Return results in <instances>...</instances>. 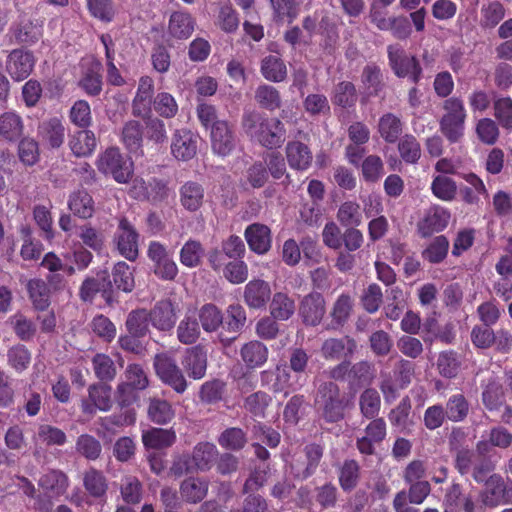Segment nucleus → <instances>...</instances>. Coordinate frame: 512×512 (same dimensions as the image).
I'll return each mask as SVG.
<instances>
[{"label":"nucleus","mask_w":512,"mask_h":512,"mask_svg":"<svg viewBox=\"0 0 512 512\" xmlns=\"http://www.w3.org/2000/svg\"><path fill=\"white\" fill-rule=\"evenodd\" d=\"M242 127L248 138L266 149L280 148L286 140V128L277 117L259 111L245 112Z\"/></svg>","instance_id":"nucleus-1"},{"label":"nucleus","mask_w":512,"mask_h":512,"mask_svg":"<svg viewBox=\"0 0 512 512\" xmlns=\"http://www.w3.org/2000/svg\"><path fill=\"white\" fill-rule=\"evenodd\" d=\"M314 406L327 423H337L345 418L348 400L334 381H323L316 389Z\"/></svg>","instance_id":"nucleus-2"},{"label":"nucleus","mask_w":512,"mask_h":512,"mask_svg":"<svg viewBox=\"0 0 512 512\" xmlns=\"http://www.w3.org/2000/svg\"><path fill=\"white\" fill-rule=\"evenodd\" d=\"M444 114L439 126L441 133L450 143H457L464 136L467 111L459 97H450L443 102Z\"/></svg>","instance_id":"nucleus-3"},{"label":"nucleus","mask_w":512,"mask_h":512,"mask_svg":"<svg viewBox=\"0 0 512 512\" xmlns=\"http://www.w3.org/2000/svg\"><path fill=\"white\" fill-rule=\"evenodd\" d=\"M96 166L101 173L110 175L119 184L129 183L134 174L133 161L117 147H109L101 153Z\"/></svg>","instance_id":"nucleus-4"},{"label":"nucleus","mask_w":512,"mask_h":512,"mask_svg":"<svg viewBox=\"0 0 512 512\" xmlns=\"http://www.w3.org/2000/svg\"><path fill=\"white\" fill-rule=\"evenodd\" d=\"M388 64L398 78H407L414 85L423 77V69L418 58L409 55L400 44L387 46Z\"/></svg>","instance_id":"nucleus-5"},{"label":"nucleus","mask_w":512,"mask_h":512,"mask_svg":"<svg viewBox=\"0 0 512 512\" xmlns=\"http://www.w3.org/2000/svg\"><path fill=\"white\" fill-rule=\"evenodd\" d=\"M325 447L320 443L306 444L299 453H295L290 462V471L297 480H307L312 477L324 455Z\"/></svg>","instance_id":"nucleus-6"},{"label":"nucleus","mask_w":512,"mask_h":512,"mask_svg":"<svg viewBox=\"0 0 512 512\" xmlns=\"http://www.w3.org/2000/svg\"><path fill=\"white\" fill-rule=\"evenodd\" d=\"M130 193L133 198L148 201L153 205L165 202L172 193L169 179L151 176L147 179L135 178Z\"/></svg>","instance_id":"nucleus-7"},{"label":"nucleus","mask_w":512,"mask_h":512,"mask_svg":"<svg viewBox=\"0 0 512 512\" xmlns=\"http://www.w3.org/2000/svg\"><path fill=\"white\" fill-rule=\"evenodd\" d=\"M139 390L129 387L123 383H118L114 394L117 407L121 410L119 414L110 416V422L117 426L133 425L136 421L135 406L140 404Z\"/></svg>","instance_id":"nucleus-8"},{"label":"nucleus","mask_w":512,"mask_h":512,"mask_svg":"<svg viewBox=\"0 0 512 512\" xmlns=\"http://www.w3.org/2000/svg\"><path fill=\"white\" fill-rule=\"evenodd\" d=\"M147 257L153 263L154 275L164 281H173L178 275V266L164 244L159 241H150L147 248Z\"/></svg>","instance_id":"nucleus-9"},{"label":"nucleus","mask_w":512,"mask_h":512,"mask_svg":"<svg viewBox=\"0 0 512 512\" xmlns=\"http://www.w3.org/2000/svg\"><path fill=\"white\" fill-rule=\"evenodd\" d=\"M139 237L134 225L126 217H122L114 234V244L118 253L130 262L139 257Z\"/></svg>","instance_id":"nucleus-10"},{"label":"nucleus","mask_w":512,"mask_h":512,"mask_svg":"<svg viewBox=\"0 0 512 512\" xmlns=\"http://www.w3.org/2000/svg\"><path fill=\"white\" fill-rule=\"evenodd\" d=\"M154 368L160 380L170 386L176 393L182 394L187 389V381L176 361L166 355L158 354L154 358Z\"/></svg>","instance_id":"nucleus-11"},{"label":"nucleus","mask_w":512,"mask_h":512,"mask_svg":"<svg viewBox=\"0 0 512 512\" xmlns=\"http://www.w3.org/2000/svg\"><path fill=\"white\" fill-rule=\"evenodd\" d=\"M212 152L221 157H227L235 150L238 138L233 124L227 120L216 123L210 130Z\"/></svg>","instance_id":"nucleus-12"},{"label":"nucleus","mask_w":512,"mask_h":512,"mask_svg":"<svg viewBox=\"0 0 512 512\" xmlns=\"http://www.w3.org/2000/svg\"><path fill=\"white\" fill-rule=\"evenodd\" d=\"M298 312L304 325L312 327L319 325L326 313L324 296L317 291L306 294L299 303Z\"/></svg>","instance_id":"nucleus-13"},{"label":"nucleus","mask_w":512,"mask_h":512,"mask_svg":"<svg viewBox=\"0 0 512 512\" xmlns=\"http://www.w3.org/2000/svg\"><path fill=\"white\" fill-rule=\"evenodd\" d=\"M365 427V435L358 437L356 440V448L362 455H373L375 446L380 444L386 437L387 427L383 418H373Z\"/></svg>","instance_id":"nucleus-14"},{"label":"nucleus","mask_w":512,"mask_h":512,"mask_svg":"<svg viewBox=\"0 0 512 512\" xmlns=\"http://www.w3.org/2000/svg\"><path fill=\"white\" fill-rule=\"evenodd\" d=\"M34 65L33 53L22 48L12 50L6 60V70L16 81L26 79L33 71Z\"/></svg>","instance_id":"nucleus-15"},{"label":"nucleus","mask_w":512,"mask_h":512,"mask_svg":"<svg viewBox=\"0 0 512 512\" xmlns=\"http://www.w3.org/2000/svg\"><path fill=\"white\" fill-rule=\"evenodd\" d=\"M134 270L133 267L124 261L117 262L112 268V281H108L107 288L102 291V296L109 302L113 285L119 291L131 292L135 287Z\"/></svg>","instance_id":"nucleus-16"},{"label":"nucleus","mask_w":512,"mask_h":512,"mask_svg":"<svg viewBox=\"0 0 512 512\" xmlns=\"http://www.w3.org/2000/svg\"><path fill=\"white\" fill-rule=\"evenodd\" d=\"M197 144V135L191 130L186 128L178 129L173 134L171 153L178 160H191L197 153Z\"/></svg>","instance_id":"nucleus-17"},{"label":"nucleus","mask_w":512,"mask_h":512,"mask_svg":"<svg viewBox=\"0 0 512 512\" xmlns=\"http://www.w3.org/2000/svg\"><path fill=\"white\" fill-rule=\"evenodd\" d=\"M66 128L58 117L42 121L38 126V137L43 146L49 149L60 148L65 139Z\"/></svg>","instance_id":"nucleus-18"},{"label":"nucleus","mask_w":512,"mask_h":512,"mask_svg":"<svg viewBox=\"0 0 512 512\" xmlns=\"http://www.w3.org/2000/svg\"><path fill=\"white\" fill-rule=\"evenodd\" d=\"M150 322L159 331H170L176 324V308L170 299H162L148 311Z\"/></svg>","instance_id":"nucleus-19"},{"label":"nucleus","mask_w":512,"mask_h":512,"mask_svg":"<svg viewBox=\"0 0 512 512\" xmlns=\"http://www.w3.org/2000/svg\"><path fill=\"white\" fill-rule=\"evenodd\" d=\"M354 307L353 298L347 294H340L333 303L329 312V321L326 323V330L342 329L351 317Z\"/></svg>","instance_id":"nucleus-20"},{"label":"nucleus","mask_w":512,"mask_h":512,"mask_svg":"<svg viewBox=\"0 0 512 512\" xmlns=\"http://www.w3.org/2000/svg\"><path fill=\"white\" fill-rule=\"evenodd\" d=\"M450 213L441 206H432L426 212L424 218L418 223V232L426 238L434 233L444 230L449 222Z\"/></svg>","instance_id":"nucleus-21"},{"label":"nucleus","mask_w":512,"mask_h":512,"mask_svg":"<svg viewBox=\"0 0 512 512\" xmlns=\"http://www.w3.org/2000/svg\"><path fill=\"white\" fill-rule=\"evenodd\" d=\"M356 341L345 336L342 338H328L321 346V355L326 360H340L350 358L356 351Z\"/></svg>","instance_id":"nucleus-22"},{"label":"nucleus","mask_w":512,"mask_h":512,"mask_svg":"<svg viewBox=\"0 0 512 512\" xmlns=\"http://www.w3.org/2000/svg\"><path fill=\"white\" fill-rule=\"evenodd\" d=\"M244 236L251 251L263 255L272 245L270 228L262 223H252L244 231Z\"/></svg>","instance_id":"nucleus-23"},{"label":"nucleus","mask_w":512,"mask_h":512,"mask_svg":"<svg viewBox=\"0 0 512 512\" xmlns=\"http://www.w3.org/2000/svg\"><path fill=\"white\" fill-rule=\"evenodd\" d=\"M181 364L188 376L194 380L202 379L207 370V351L201 345L188 348L182 358Z\"/></svg>","instance_id":"nucleus-24"},{"label":"nucleus","mask_w":512,"mask_h":512,"mask_svg":"<svg viewBox=\"0 0 512 512\" xmlns=\"http://www.w3.org/2000/svg\"><path fill=\"white\" fill-rule=\"evenodd\" d=\"M271 298V287L262 279L249 281L244 288L243 299L251 309H263Z\"/></svg>","instance_id":"nucleus-25"},{"label":"nucleus","mask_w":512,"mask_h":512,"mask_svg":"<svg viewBox=\"0 0 512 512\" xmlns=\"http://www.w3.org/2000/svg\"><path fill=\"white\" fill-rule=\"evenodd\" d=\"M68 146L75 157H89L97 147V140L93 131L81 128L69 134Z\"/></svg>","instance_id":"nucleus-26"},{"label":"nucleus","mask_w":512,"mask_h":512,"mask_svg":"<svg viewBox=\"0 0 512 512\" xmlns=\"http://www.w3.org/2000/svg\"><path fill=\"white\" fill-rule=\"evenodd\" d=\"M247 320L246 311L240 304H231L226 309V318L223 317V329L234 335L230 338H224L219 335L220 342L224 346L231 344L236 339L237 334L243 329Z\"/></svg>","instance_id":"nucleus-27"},{"label":"nucleus","mask_w":512,"mask_h":512,"mask_svg":"<svg viewBox=\"0 0 512 512\" xmlns=\"http://www.w3.org/2000/svg\"><path fill=\"white\" fill-rule=\"evenodd\" d=\"M481 400L484 407L492 412L499 411L505 404V392L497 377L491 376L482 382Z\"/></svg>","instance_id":"nucleus-28"},{"label":"nucleus","mask_w":512,"mask_h":512,"mask_svg":"<svg viewBox=\"0 0 512 512\" xmlns=\"http://www.w3.org/2000/svg\"><path fill=\"white\" fill-rule=\"evenodd\" d=\"M290 377L288 370L279 366L274 370H264L260 374L262 386L268 387L274 393L283 392L285 396L296 389L291 386Z\"/></svg>","instance_id":"nucleus-29"},{"label":"nucleus","mask_w":512,"mask_h":512,"mask_svg":"<svg viewBox=\"0 0 512 512\" xmlns=\"http://www.w3.org/2000/svg\"><path fill=\"white\" fill-rule=\"evenodd\" d=\"M376 376L375 366L367 361L361 360L351 364L348 379V388L350 391L356 392L360 388L368 387L372 384Z\"/></svg>","instance_id":"nucleus-30"},{"label":"nucleus","mask_w":512,"mask_h":512,"mask_svg":"<svg viewBox=\"0 0 512 512\" xmlns=\"http://www.w3.org/2000/svg\"><path fill=\"white\" fill-rule=\"evenodd\" d=\"M209 482L202 477L190 476L184 479L180 486V495L186 503L198 504L207 496Z\"/></svg>","instance_id":"nucleus-31"},{"label":"nucleus","mask_w":512,"mask_h":512,"mask_svg":"<svg viewBox=\"0 0 512 512\" xmlns=\"http://www.w3.org/2000/svg\"><path fill=\"white\" fill-rule=\"evenodd\" d=\"M26 290L35 310L46 311L49 308L51 304V289L45 280L41 278L28 280Z\"/></svg>","instance_id":"nucleus-32"},{"label":"nucleus","mask_w":512,"mask_h":512,"mask_svg":"<svg viewBox=\"0 0 512 512\" xmlns=\"http://www.w3.org/2000/svg\"><path fill=\"white\" fill-rule=\"evenodd\" d=\"M70 481L66 473L58 469H51L44 473L39 481V487L54 497H60L67 492Z\"/></svg>","instance_id":"nucleus-33"},{"label":"nucleus","mask_w":512,"mask_h":512,"mask_svg":"<svg viewBox=\"0 0 512 512\" xmlns=\"http://www.w3.org/2000/svg\"><path fill=\"white\" fill-rule=\"evenodd\" d=\"M102 69L101 62L96 60L84 70L78 85L88 96L96 97L102 92Z\"/></svg>","instance_id":"nucleus-34"},{"label":"nucleus","mask_w":512,"mask_h":512,"mask_svg":"<svg viewBox=\"0 0 512 512\" xmlns=\"http://www.w3.org/2000/svg\"><path fill=\"white\" fill-rule=\"evenodd\" d=\"M270 315L274 320H289L296 311V302L287 292H275L270 298Z\"/></svg>","instance_id":"nucleus-35"},{"label":"nucleus","mask_w":512,"mask_h":512,"mask_svg":"<svg viewBox=\"0 0 512 512\" xmlns=\"http://www.w3.org/2000/svg\"><path fill=\"white\" fill-rule=\"evenodd\" d=\"M195 29V20L191 14L175 11L170 15L168 22L169 35L177 40L188 39Z\"/></svg>","instance_id":"nucleus-36"},{"label":"nucleus","mask_w":512,"mask_h":512,"mask_svg":"<svg viewBox=\"0 0 512 512\" xmlns=\"http://www.w3.org/2000/svg\"><path fill=\"white\" fill-rule=\"evenodd\" d=\"M268 348L260 341L245 343L240 349V356L248 369L262 367L268 359Z\"/></svg>","instance_id":"nucleus-37"},{"label":"nucleus","mask_w":512,"mask_h":512,"mask_svg":"<svg viewBox=\"0 0 512 512\" xmlns=\"http://www.w3.org/2000/svg\"><path fill=\"white\" fill-rule=\"evenodd\" d=\"M286 158L292 169L301 171L307 170L313 159L310 148L300 141L287 143Z\"/></svg>","instance_id":"nucleus-38"},{"label":"nucleus","mask_w":512,"mask_h":512,"mask_svg":"<svg viewBox=\"0 0 512 512\" xmlns=\"http://www.w3.org/2000/svg\"><path fill=\"white\" fill-rule=\"evenodd\" d=\"M403 129L401 118L392 112L384 113L378 120V133L386 143H396L402 137Z\"/></svg>","instance_id":"nucleus-39"},{"label":"nucleus","mask_w":512,"mask_h":512,"mask_svg":"<svg viewBox=\"0 0 512 512\" xmlns=\"http://www.w3.org/2000/svg\"><path fill=\"white\" fill-rule=\"evenodd\" d=\"M153 92V79L150 76L140 77L136 95L132 102V113L134 116H141L143 112L149 111Z\"/></svg>","instance_id":"nucleus-40"},{"label":"nucleus","mask_w":512,"mask_h":512,"mask_svg":"<svg viewBox=\"0 0 512 512\" xmlns=\"http://www.w3.org/2000/svg\"><path fill=\"white\" fill-rule=\"evenodd\" d=\"M70 211L81 219H90L95 212V202L90 193L84 189L77 190L69 196Z\"/></svg>","instance_id":"nucleus-41"},{"label":"nucleus","mask_w":512,"mask_h":512,"mask_svg":"<svg viewBox=\"0 0 512 512\" xmlns=\"http://www.w3.org/2000/svg\"><path fill=\"white\" fill-rule=\"evenodd\" d=\"M361 82L368 96L377 97L386 87L382 70L375 63H369L364 66L361 74Z\"/></svg>","instance_id":"nucleus-42"},{"label":"nucleus","mask_w":512,"mask_h":512,"mask_svg":"<svg viewBox=\"0 0 512 512\" xmlns=\"http://www.w3.org/2000/svg\"><path fill=\"white\" fill-rule=\"evenodd\" d=\"M361 479V468L354 459H346L338 469V482L344 492L354 490Z\"/></svg>","instance_id":"nucleus-43"},{"label":"nucleus","mask_w":512,"mask_h":512,"mask_svg":"<svg viewBox=\"0 0 512 512\" xmlns=\"http://www.w3.org/2000/svg\"><path fill=\"white\" fill-rule=\"evenodd\" d=\"M494 469L495 465L493 461L488 456L480 455V457L478 458L477 462L474 465L472 472L470 473V476L477 483L487 482L489 478L491 480L497 479L498 484L492 490L493 495L496 494L497 491L500 493L504 490V484L501 481L500 477L497 475H491Z\"/></svg>","instance_id":"nucleus-44"},{"label":"nucleus","mask_w":512,"mask_h":512,"mask_svg":"<svg viewBox=\"0 0 512 512\" xmlns=\"http://www.w3.org/2000/svg\"><path fill=\"white\" fill-rule=\"evenodd\" d=\"M444 411L447 421L463 422L469 415L470 403L463 393H455L447 399Z\"/></svg>","instance_id":"nucleus-45"},{"label":"nucleus","mask_w":512,"mask_h":512,"mask_svg":"<svg viewBox=\"0 0 512 512\" xmlns=\"http://www.w3.org/2000/svg\"><path fill=\"white\" fill-rule=\"evenodd\" d=\"M23 130V120L17 113L4 112L0 115V136L5 140L10 142L19 140Z\"/></svg>","instance_id":"nucleus-46"},{"label":"nucleus","mask_w":512,"mask_h":512,"mask_svg":"<svg viewBox=\"0 0 512 512\" xmlns=\"http://www.w3.org/2000/svg\"><path fill=\"white\" fill-rule=\"evenodd\" d=\"M175 441L176 433L172 429L152 428L142 434V442L146 448L163 449L172 446Z\"/></svg>","instance_id":"nucleus-47"},{"label":"nucleus","mask_w":512,"mask_h":512,"mask_svg":"<svg viewBox=\"0 0 512 512\" xmlns=\"http://www.w3.org/2000/svg\"><path fill=\"white\" fill-rule=\"evenodd\" d=\"M204 189L194 181L184 183L180 188L181 205L190 212L197 211L203 204Z\"/></svg>","instance_id":"nucleus-48"},{"label":"nucleus","mask_w":512,"mask_h":512,"mask_svg":"<svg viewBox=\"0 0 512 512\" xmlns=\"http://www.w3.org/2000/svg\"><path fill=\"white\" fill-rule=\"evenodd\" d=\"M218 455L217 447L209 442H200L193 448L190 455L197 471H208L211 469Z\"/></svg>","instance_id":"nucleus-49"},{"label":"nucleus","mask_w":512,"mask_h":512,"mask_svg":"<svg viewBox=\"0 0 512 512\" xmlns=\"http://www.w3.org/2000/svg\"><path fill=\"white\" fill-rule=\"evenodd\" d=\"M357 100L358 94L354 83L340 81L335 85L331 95V101L335 106L349 109L356 105Z\"/></svg>","instance_id":"nucleus-50"},{"label":"nucleus","mask_w":512,"mask_h":512,"mask_svg":"<svg viewBox=\"0 0 512 512\" xmlns=\"http://www.w3.org/2000/svg\"><path fill=\"white\" fill-rule=\"evenodd\" d=\"M272 9V18L276 23L291 24L299 15V2L297 0H269Z\"/></svg>","instance_id":"nucleus-51"},{"label":"nucleus","mask_w":512,"mask_h":512,"mask_svg":"<svg viewBox=\"0 0 512 512\" xmlns=\"http://www.w3.org/2000/svg\"><path fill=\"white\" fill-rule=\"evenodd\" d=\"M263 77L274 83L283 82L287 77L285 62L278 56L268 55L261 61L260 67Z\"/></svg>","instance_id":"nucleus-52"},{"label":"nucleus","mask_w":512,"mask_h":512,"mask_svg":"<svg viewBox=\"0 0 512 512\" xmlns=\"http://www.w3.org/2000/svg\"><path fill=\"white\" fill-rule=\"evenodd\" d=\"M83 486L90 496L103 498L108 490V481L102 471L91 467L84 473Z\"/></svg>","instance_id":"nucleus-53"},{"label":"nucleus","mask_w":512,"mask_h":512,"mask_svg":"<svg viewBox=\"0 0 512 512\" xmlns=\"http://www.w3.org/2000/svg\"><path fill=\"white\" fill-rule=\"evenodd\" d=\"M397 150L401 160L406 164H417L421 158V145L417 138L407 133L397 141Z\"/></svg>","instance_id":"nucleus-54"},{"label":"nucleus","mask_w":512,"mask_h":512,"mask_svg":"<svg viewBox=\"0 0 512 512\" xmlns=\"http://www.w3.org/2000/svg\"><path fill=\"white\" fill-rule=\"evenodd\" d=\"M148 418L158 425H165L175 417V411L167 400L159 398H150Z\"/></svg>","instance_id":"nucleus-55"},{"label":"nucleus","mask_w":512,"mask_h":512,"mask_svg":"<svg viewBox=\"0 0 512 512\" xmlns=\"http://www.w3.org/2000/svg\"><path fill=\"white\" fill-rule=\"evenodd\" d=\"M480 14V26L484 29H492L504 19L506 9L500 1L494 0L484 3Z\"/></svg>","instance_id":"nucleus-56"},{"label":"nucleus","mask_w":512,"mask_h":512,"mask_svg":"<svg viewBox=\"0 0 512 512\" xmlns=\"http://www.w3.org/2000/svg\"><path fill=\"white\" fill-rule=\"evenodd\" d=\"M359 409L366 419L378 418L381 409V397L375 388L367 387L359 396Z\"/></svg>","instance_id":"nucleus-57"},{"label":"nucleus","mask_w":512,"mask_h":512,"mask_svg":"<svg viewBox=\"0 0 512 512\" xmlns=\"http://www.w3.org/2000/svg\"><path fill=\"white\" fill-rule=\"evenodd\" d=\"M89 401L96 405L97 409L107 412L112 408V387L103 382L94 383L88 388Z\"/></svg>","instance_id":"nucleus-58"},{"label":"nucleus","mask_w":512,"mask_h":512,"mask_svg":"<svg viewBox=\"0 0 512 512\" xmlns=\"http://www.w3.org/2000/svg\"><path fill=\"white\" fill-rule=\"evenodd\" d=\"M199 321L205 332L211 333L223 327V313L213 303L204 304L198 312Z\"/></svg>","instance_id":"nucleus-59"},{"label":"nucleus","mask_w":512,"mask_h":512,"mask_svg":"<svg viewBox=\"0 0 512 512\" xmlns=\"http://www.w3.org/2000/svg\"><path fill=\"white\" fill-rule=\"evenodd\" d=\"M121 140L130 152H136L142 146L143 127L137 120L127 121L121 133Z\"/></svg>","instance_id":"nucleus-60"},{"label":"nucleus","mask_w":512,"mask_h":512,"mask_svg":"<svg viewBox=\"0 0 512 512\" xmlns=\"http://www.w3.org/2000/svg\"><path fill=\"white\" fill-rule=\"evenodd\" d=\"M95 376L103 383L114 380L117 369L112 358L104 353H97L92 358Z\"/></svg>","instance_id":"nucleus-61"},{"label":"nucleus","mask_w":512,"mask_h":512,"mask_svg":"<svg viewBox=\"0 0 512 512\" xmlns=\"http://www.w3.org/2000/svg\"><path fill=\"white\" fill-rule=\"evenodd\" d=\"M255 100L260 107L268 110L275 111L281 107V95L277 88L262 84L259 85L255 91Z\"/></svg>","instance_id":"nucleus-62"},{"label":"nucleus","mask_w":512,"mask_h":512,"mask_svg":"<svg viewBox=\"0 0 512 512\" xmlns=\"http://www.w3.org/2000/svg\"><path fill=\"white\" fill-rule=\"evenodd\" d=\"M150 317L146 309L132 310L126 319L125 326L128 333L145 337L149 332Z\"/></svg>","instance_id":"nucleus-63"},{"label":"nucleus","mask_w":512,"mask_h":512,"mask_svg":"<svg viewBox=\"0 0 512 512\" xmlns=\"http://www.w3.org/2000/svg\"><path fill=\"white\" fill-rule=\"evenodd\" d=\"M493 115L495 121L500 127L510 132L512 131V98L509 96H501L493 102Z\"/></svg>","instance_id":"nucleus-64"}]
</instances>
